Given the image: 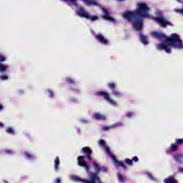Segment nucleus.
<instances>
[{"label": "nucleus", "mask_w": 183, "mask_h": 183, "mask_svg": "<svg viewBox=\"0 0 183 183\" xmlns=\"http://www.w3.org/2000/svg\"><path fill=\"white\" fill-rule=\"evenodd\" d=\"M140 41L143 44H148L149 43L147 36H144V34H140Z\"/></svg>", "instance_id": "obj_17"}, {"label": "nucleus", "mask_w": 183, "mask_h": 183, "mask_svg": "<svg viewBox=\"0 0 183 183\" xmlns=\"http://www.w3.org/2000/svg\"><path fill=\"white\" fill-rule=\"evenodd\" d=\"M100 183H102V182H100Z\"/></svg>", "instance_id": "obj_49"}, {"label": "nucleus", "mask_w": 183, "mask_h": 183, "mask_svg": "<svg viewBox=\"0 0 183 183\" xmlns=\"http://www.w3.org/2000/svg\"><path fill=\"white\" fill-rule=\"evenodd\" d=\"M154 20L157 21L161 27H167V26H173V24L171 23L169 20H167L164 16H159L158 17H153Z\"/></svg>", "instance_id": "obj_4"}, {"label": "nucleus", "mask_w": 183, "mask_h": 183, "mask_svg": "<svg viewBox=\"0 0 183 183\" xmlns=\"http://www.w3.org/2000/svg\"><path fill=\"white\" fill-rule=\"evenodd\" d=\"M60 164V160L59 157H56L55 160H54V169L55 171H59V167Z\"/></svg>", "instance_id": "obj_18"}, {"label": "nucleus", "mask_w": 183, "mask_h": 183, "mask_svg": "<svg viewBox=\"0 0 183 183\" xmlns=\"http://www.w3.org/2000/svg\"><path fill=\"white\" fill-rule=\"evenodd\" d=\"M4 153L7 155H13V154H14V151H11V149H6Z\"/></svg>", "instance_id": "obj_28"}, {"label": "nucleus", "mask_w": 183, "mask_h": 183, "mask_svg": "<svg viewBox=\"0 0 183 183\" xmlns=\"http://www.w3.org/2000/svg\"><path fill=\"white\" fill-rule=\"evenodd\" d=\"M81 152L84 154L87 161H89V162H92V150L89 147H84V148L81 149Z\"/></svg>", "instance_id": "obj_8"}, {"label": "nucleus", "mask_w": 183, "mask_h": 183, "mask_svg": "<svg viewBox=\"0 0 183 183\" xmlns=\"http://www.w3.org/2000/svg\"><path fill=\"white\" fill-rule=\"evenodd\" d=\"M75 91H77V92H79L80 89H75Z\"/></svg>", "instance_id": "obj_42"}, {"label": "nucleus", "mask_w": 183, "mask_h": 183, "mask_svg": "<svg viewBox=\"0 0 183 183\" xmlns=\"http://www.w3.org/2000/svg\"><path fill=\"white\" fill-rule=\"evenodd\" d=\"M99 145L100 147H104L105 148V147H106V142H105V141H104V139H99Z\"/></svg>", "instance_id": "obj_26"}, {"label": "nucleus", "mask_w": 183, "mask_h": 183, "mask_svg": "<svg viewBox=\"0 0 183 183\" xmlns=\"http://www.w3.org/2000/svg\"><path fill=\"white\" fill-rule=\"evenodd\" d=\"M177 151H178V145H173V144H171L170 152H176Z\"/></svg>", "instance_id": "obj_20"}, {"label": "nucleus", "mask_w": 183, "mask_h": 183, "mask_svg": "<svg viewBox=\"0 0 183 183\" xmlns=\"http://www.w3.org/2000/svg\"><path fill=\"white\" fill-rule=\"evenodd\" d=\"M70 102H77L78 100L76 99V98H71V99H70Z\"/></svg>", "instance_id": "obj_35"}, {"label": "nucleus", "mask_w": 183, "mask_h": 183, "mask_svg": "<svg viewBox=\"0 0 183 183\" xmlns=\"http://www.w3.org/2000/svg\"><path fill=\"white\" fill-rule=\"evenodd\" d=\"M101 171H102V172H107V167H101Z\"/></svg>", "instance_id": "obj_36"}, {"label": "nucleus", "mask_w": 183, "mask_h": 183, "mask_svg": "<svg viewBox=\"0 0 183 183\" xmlns=\"http://www.w3.org/2000/svg\"><path fill=\"white\" fill-rule=\"evenodd\" d=\"M174 11L179 14H183V9H174Z\"/></svg>", "instance_id": "obj_30"}, {"label": "nucleus", "mask_w": 183, "mask_h": 183, "mask_svg": "<svg viewBox=\"0 0 183 183\" xmlns=\"http://www.w3.org/2000/svg\"><path fill=\"white\" fill-rule=\"evenodd\" d=\"M0 127H1V122H0Z\"/></svg>", "instance_id": "obj_48"}, {"label": "nucleus", "mask_w": 183, "mask_h": 183, "mask_svg": "<svg viewBox=\"0 0 183 183\" xmlns=\"http://www.w3.org/2000/svg\"><path fill=\"white\" fill-rule=\"evenodd\" d=\"M3 108H4V107H3L2 104H1V111H2Z\"/></svg>", "instance_id": "obj_43"}, {"label": "nucleus", "mask_w": 183, "mask_h": 183, "mask_svg": "<svg viewBox=\"0 0 183 183\" xmlns=\"http://www.w3.org/2000/svg\"><path fill=\"white\" fill-rule=\"evenodd\" d=\"M5 60H6V57H4V56H2L1 54V63L5 61Z\"/></svg>", "instance_id": "obj_39"}, {"label": "nucleus", "mask_w": 183, "mask_h": 183, "mask_svg": "<svg viewBox=\"0 0 183 183\" xmlns=\"http://www.w3.org/2000/svg\"><path fill=\"white\" fill-rule=\"evenodd\" d=\"M177 1H179V2H181V1H182V0H177Z\"/></svg>", "instance_id": "obj_45"}, {"label": "nucleus", "mask_w": 183, "mask_h": 183, "mask_svg": "<svg viewBox=\"0 0 183 183\" xmlns=\"http://www.w3.org/2000/svg\"><path fill=\"white\" fill-rule=\"evenodd\" d=\"M102 11L104 13L103 19L105 20H109V21H115V19L110 16L111 11L108 9L103 8Z\"/></svg>", "instance_id": "obj_11"}, {"label": "nucleus", "mask_w": 183, "mask_h": 183, "mask_svg": "<svg viewBox=\"0 0 183 183\" xmlns=\"http://www.w3.org/2000/svg\"><path fill=\"white\" fill-rule=\"evenodd\" d=\"M66 81L68 84H75V82H76L75 80H74V79H71V77H66Z\"/></svg>", "instance_id": "obj_25"}, {"label": "nucleus", "mask_w": 183, "mask_h": 183, "mask_svg": "<svg viewBox=\"0 0 183 183\" xmlns=\"http://www.w3.org/2000/svg\"><path fill=\"white\" fill-rule=\"evenodd\" d=\"M79 16L80 17H84L85 19H90L92 21H95V20H97L99 17L97 16H91L88 11H86L83 7H80L79 12Z\"/></svg>", "instance_id": "obj_5"}, {"label": "nucleus", "mask_w": 183, "mask_h": 183, "mask_svg": "<svg viewBox=\"0 0 183 183\" xmlns=\"http://www.w3.org/2000/svg\"><path fill=\"white\" fill-rule=\"evenodd\" d=\"M24 155L28 159H34V157L31 154H29V152H24Z\"/></svg>", "instance_id": "obj_23"}, {"label": "nucleus", "mask_w": 183, "mask_h": 183, "mask_svg": "<svg viewBox=\"0 0 183 183\" xmlns=\"http://www.w3.org/2000/svg\"><path fill=\"white\" fill-rule=\"evenodd\" d=\"M174 159L178 162H181L182 159H183V154H175V155H174Z\"/></svg>", "instance_id": "obj_19"}, {"label": "nucleus", "mask_w": 183, "mask_h": 183, "mask_svg": "<svg viewBox=\"0 0 183 183\" xmlns=\"http://www.w3.org/2000/svg\"><path fill=\"white\" fill-rule=\"evenodd\" d=\"M134 114L133 112H132V111H129L128 112L126 113V117L127 118H131L132 117H133Z\"/></svg>", "instance_id": "obj_29"}, {"label": "nucleus", "mask_w": 183, "mask_h": 183, "mask_svg": "<svg viewBox=\"0 0 183 183\" xmlns=\"http://www.w3.org/2000/svg\"><path fill=\"white\" fill-rule=\"evenodd\" d=\"M110 157L115 167H119V168H124V169H126L127 168L126 164H124L123 162H120L119 161H118V159H117V157H115V155H112V152H111Z\"/></svg>", "instance_id": "obj_10"}, {"label": "nucleus", "mask_w": 183, "mask_h": 183, "mask_svg": "<svg viewBox=\"0 0 183 183\" xmlns=\"http://www.w3.org/2000/svg\"><path fill=\"white\" fill-rule=\"evenodd\" d=\"M2 127H4V124H2V122H1V128H2Z\"/></svg>", "instance_id": "obj_44"}, {"label": "nucleus", "mask_w": 183, "mask_h": 183, "mask_svg": "<svg viewBox=\"0 0 183 183\" xmlns=\"http://www.w3.org/2000/svg\"><path fill=\"white\" fill-rule=\"evenodd\" d=\"M6 132H7V134H11L12 135H14L15 134L14 129L11 127H8V128H6Z\"/></svg>", "instance_id": "obj_21"}, {"label": "nucleus", "mask_w": 183, "mask_h": 183, "mask_svg": "<svg viewBox=\"0 0 183 183\" xmlns=\"http://www.w3.org/2000/svg\"><path fill=\"white\" fill-rule=\"evenodd\" d=\"M4 182H5V183H8V182H6V180H4Z\"/></svg>", "instance_id": "obj_46"}, {"label": "nucleus", "mask_w": 183, "mask_h": 183, "mask_svg": "<svg viewBox=\"0 0 183 183\" xmlns=\"http://www.w3.org/2000/svg\"><path fill=\"white\" fill-rule=\"evenodd\" d=\"M104 149H105V151H106L107 154H108L111 157V149L109 148V147H107L106 145V142H105Z\"/></svg>", "instance_id": "obj_27"}, {"label": "nucleus", "mask_w": 183, "mask_h": 183, "mask_svg": "<svg viewBox=\"0 0 183 183\" xmlns=\"http://www.w3.org/2000/svg\"><path fill=\"white\" fill-rule=\"evenodd\" d=\"M124 163L127 164V165H129V167L133 165V161L132 159H129V158H125Z\"/></svg>", "instance_id": "obj_22"}, {"label": "nucleus", "mask_w": 183, "mask_h": 183, "mask_svg": "<svg viewBox=\"0 0 183 183\" xmlns=\"http://www.w3.org/2000/svg\"><path fill=\"white\" fill-rule=\"evenodd\" d=\"M54 94L53 92V91H51V89H49V96L52 97H54Z\"/></svg>", "instance_id": "obj_34"}, {"label": "nucleus", "mask_w": 183, "mask_h": 183, "mask_svg": "<svg viewBox=\"0 0 183 183\" xmlns=\"http://www.w3.org/2000/svg\"><path fill=\"white\" fill-rule=\"evenodd\" d=\"M93 167L96 172H92L89 174L90 179H81L79 176H73L72 179L75 182H83L84 183H97V182H101L99 174L101 171V167L97 162H93Z\"/></svg>", "instance_id": "obj_3"}, {"label": "nucleus", "mask_w": 183, "mask_h": 183, "mask_svg": "<svg viewBox=\"0 0 183 183\" xmlns=\"http://www.w3.org/2000/svg\"><path fill=\"white\" fill-rule=\"evenodd\" d=\"M176 144H177V145H180L182 144H183V139H176L175 140Z\"/></svg>", "instance_id": "obj_31"}, {"label": "nucleus", "mask_w": 183, "mask_h": 183, "mask_svg": "<svg viewBox=\"0 0 183 183\" xmlns=\"http://www.w3.org/2000/svg\"><path fill=\"white\" fill-rule=\"evenodd\" d=\"M7 69H8V67H6V66L1 64V74L4 71H6ZM1 79H3V81H6V79H9L8 74H1Z\"/></svg>", "instance_id": "obj_15"}, {"label": "nucleus", "mask_w": 183, "mask_h": 183, "mask_svg": "<svg viewBox=\"0 0 183 183\" xmlns=\"http://www.w3.org/2000/svg\"><path fill=\"white\" fill-rule=\"evenodd\" d=\"M23 92H24V91H22V89H20V90L19 91V94H23Z\"/></svg>", "instance_id": "obj_41"}, {"label": "nucleus", "mask_w": 183, "mask_h": 183, "mask_svg": "<svg viewBox=\"0 0 183 183\" xmlns=\"http://www.w3.org/2000/svg\"><path fill=\"white\" fill-rule=\"evenodd\" d=\"M93 117L94 119H97V120L105 121L106 119V115H104V114H100L99 112H95Z\"/></svg>", "instance_id": "obj_13"}, {"label": "nucleus", "mask_w": 183, "mask_h": 183, "mask_svg": "<svg viewBox=\"0 0 183 183\" xmlns=\"http://www.w3.org/2000/svg\"><path fill=\"white\" fill-rule=\"evenodd\" d=\"M123 125V122H116V124H114V127H122Z\"/></svg>", "instance_id": "obj_32"}, {"label": "nucleus", "mask_w": 183, "mask_h": 183, "mask_svg": "<svg viewBox=\"0 0 183 183\" xmlns=\"http://www.w3.org/2000/svg\"><path fill=\"white\" fill-rule=\"evenodd\" d=\"M0 109H1V104H0Z\"/></svg>", "instance_id": "obj_47"}, {"label": "nucleus", "mask_w": 183, "mask_h": 183, "mask_svg": "<svg viewBox=\"0 0 183 183\" xmlns=\"http://www.w3.org/2000/svg\"><path fill=\"white\" fill-rule=\"evenodd\" d=\"M164 183H178L177 179H175L174 176H169L166 177L164 180Z\"/></svg>", "instance_id": "obj_14"}, {"label": "nucleus", "mask_w": 183, "mask_h": 183, "mask_svg": "<svg viewBox=\"0 0 183 183\" xmlns=\"http://www.w3.org/2000/svg\"><path fill=\"white\" fill-rule=\"evenodd\" d=\"M65 1H71V3H74L75 1H76L77 0H64ZM84 1V3L89 6H90L91 4H97V1H95L94 0H83Z\"/></svg>", "instance_id": "obj_16"}, {"label": "nucleus", "mask_w": 183, "mask_h": 183, "mask_svg": "<svg viewBox=\"0 0 183 183\" xmlns=\"http://www.w3.org/2000/svg\"><path fill=\"white\" fill-rule=\"evenodd\" d=\"M118 179L119 180V182H121L122 183H124L125 182V177H124V176L121 174H118Z\"/></svg>", "instance_id": "obj_24"}, {"label": "nucleus", "mask_w": 183, "mask_h": 183, "mask_svg": "<svg viewBox=\"0 0 183 183\" xmlns=\"http://www.w3.org/2000/svg\"><path fill=\"white\" fill-rule=\"evenodd\" d=\"M150 7L146 3H138L136 10H126L122 14L128 21H133V27L139 31L143 27L144 19L149 17Z\"/></svg>", "instance_id": "obj_1"}, {"label": "nucleus", "mask_w": 183, "mask_h": 183, "mask_svg": "<svg viewBox=\"0 0 183 183\" xmlns=\"http://www.w3.org/2000/svg\"><path fill=\"white\" fill-rule=\"evenodd\" d=\"M56 183H61V179L59 177L56 179Z\"/></svg>", "instance_id": "obj_38"}, {"label": "nucleus", "mask_w": 183, "mask_h": 183, "mask_svg": "<svg viewBox=\"0 0 183 183\" xmlns=\"http://www.w3.org/2000/svg\"><path fill=\"white\" fill-rule=\"evenodd\" d=\"M139 159L138 158V157H134L132 158V162H139Z\"/></svg>", "instance_id": "obj_33"}, {"label": "nucleus", "mask_w": 183, "mask_h": 183, "mask_svg": "<svg viewBox=\"0 0 183 183\" xmlns=\"http://www.w3.org/2000/svg\"><path fill=\"white\" fill-rule=\"evenodd\" d=\"M96 95L103 97V98H104L106 101H108L112 105H117V102L114 99H112V98L109 96V94L108 92H106L105 91H97V92H96Z\"/></svg>", "instance_id": "obj_6"}, {"label": "nucleus", "mask_w": 183, "mask_h": 183, "mask_svg": "<svg viewBox=\"0 0 183 183\" xmlns=\"http://www.w3.org/2000/svg\"><path fill=\"white\" fill-rule=\"evenodd\" d=\"M108 86L112 90V93L113 94V95H115V97H122V92L116 89L117 84L109 83Z\"/></svg>", "instance_id": "obj_9"}, {"label": "nucleus", "mask_w": 183, "mask_h": 183, "mask_svg": "<svg viewBox=\"0 0 183 183\" xmlns=\"http://www.w3.org/2000/svg\"><path fill=\"white\" fill-rule=\"evenodd\" d=\"M151 35L154 39H157V40H164L167 43V44L165 43L159 44L157 46L158 50H164L166 53L169 54L172 53L171 46L176 49H183V41L177 33H172L169 37L159 31H152Z\"/></svg>", "instance_id": "obj_2"}, {"label": "nucleus", "mask_w": 183, "mask_h": 183, "mask_svg": "<svg viewBox=\"0 0 183 183\" xmlns=\"http://www.w3.org/2000/svg\"><path fill=\"white\" fill-rule=\"evenodd\" d=\"M148 176L150 177V179H154V176L152 174V173H148Z\"/></svg>", "instance_id": "obj_40"}, {"label": "nucleus", "mask_w": 183, "mask_h": 183, "mask_svg": "<svg viewBox=\"0 0 183 183\" xmlns=\"http://www.w3.org/2000/svg\"><path fill=\"white\" fill-rule=\"evenodd\" d=\"M94 37L96 40H98V41H99V43H102V44H104V45L109 44V41L107 39H105V37H104V36H102L101 33H98V34H96Z\"/></svg>", "instance_id": "obj_12"}, {"label": "nucleus", "mask_w": 183, "mask_h": 183, "mask_svg": "<svg viewBox=\"0 0 183 183\" xmlns=\"http://www.w3.org/2000/svg\"><path fill=\"white\" fill-rule=\"evenodd\" d=\"M77 164L79 167H83L86 172H89L90 168L89 164L85 161V157H77Z\"/></svg>", "instance_id": "obj_7"}, {"label": "nucleus", "mask_w": 183, "mask_h": 183, "mask_svg": "<svg viewBox=\"0 0 183 183\" xmlns=\"http://www.w3.org/2000/svg\"><path fill=\"white\" fill-rule=\"evenodd\" d=\"M103 129L104 131H109V129H110L109 127H103Z\"/></svg>", "instance_id": "obj_37"}]
</instances>
